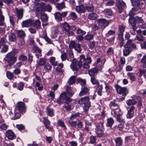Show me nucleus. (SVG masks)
<instances>
[{"mask_svg":"<svg viewBox=\"0 0 146 146\" xmlns=\"http://www.w3.org/2000/svg\"><path fill=\"white\" fill-rule=\"evenodd\" d=\"M17 52V50L14 49L8 53L4 58L5 63H7L8 65L10 66L13 64L17 60V58L15 56V55Z\"/></svg>","mask_w":146,"mask_h":146,"instance_id":"nucleus-1","label":"nucleus"},{"mask_svg":"<svg viewBox=\"0 0 146 146\" xmlns=\"http://www.w3.org/2000/svg\"><path fill=\"white\" fill-rule=\"evenodd\" d=\"M132 40H128L126 44L124 45L125 49L123 51V55L124 56H127L132 51L137 49L135 44H132Z\"/></svg>","mask_w":146,"mask_h":146,"instance_id":"nucleus-2","label":"nucleus"},{"mask_svg":"<svg viewBox=\"0 0 146 146\" xmlns=\"http://www.w3.org/2000/svg\"><path fill=\"white\" fill-rule=\"evenodd\" d=\"M84 55L82 54L80 57V60L77 62L76 59L73 60L72 62L70 65V67L72 69L74 70L78 71L81 68L82 64L81 62L84 60Z\"/></svg>","mask_w":146,"mask_h":146,"instance_id":"nucleus-3","label":"nucleus"},{"mask_svg":"<svg viewBox=\"0 0 146 146\" xmlns=\"http://www.w3.org/2000/svg\"><path fill=\"white\" fill-rule=\"evenodd\" d=\"M90 98L88 97H86L82 98L78 101V103L80 104H84V111L86 112L90 106V102L89 101Z\"/></svg>","mask_w":146,"mask_h":146,"instance_id":"nucleus-4","label":"nucleus"},{"mask_svg":"<svg viewBox=\"0 0 146 146\" xmlns=\"http://www.w3.org/2000/svg\"><path fill=\"white\" fill-rule=\"evenodd\" d=\"M115 87L117 92L118 94H122L123 97L122 98V100H123L125 98V97L128 93V90L125 87H122L118 85H115Z\"/></svg>","mask_w":146,"mask_h":146,"instance_id":"nucleus-5","label":"nucleus"},{"mask_svg":"<svg viewBox=\"0 0 146 146\" xmlns=\"http://www.w3.org/2000/svg\"><path fill=\"white\" fill-rule=\"evenodd\" d=\"M111 113L116 118L117 121H119L121 119H122L121 117V110L119 108L112 110Z\"/></svg>","mask_w":146,"mask_h":146,"instance_id":"nucleus-6","label":"nucleus"},{"mask_svg":"<svg viewBox=\"0 0 146 146\" xmlns=\"http://www.w3.org/2000/svg\"><path fill=\"white\" fill-rule=\"evenodd\" d=\"M68 13V11L63 12L62 13L59 12H57L54 14V15L56 20L58 21H62V17H65Z\"/></svg>","mask_w":146,"mask_h":146,"instance_id":"nucleus-7","label":"nucleus"},{"mask_svg":"<svg viewBox=\"0 0 146 146\" xmlns=\"http://www.w3.org/2000/svg\"><path fill=\"white\" fill-rule=\"evenodd\" d=\"M44 7L45 3H42L37 4V7L36 8V11L38 17L41 14L42 12H44L45 11Z\"/></svg>","mask_w":146,"mask_h":146,"instance_id":"nucleus-8","label":"nucleus"},{"mask_svg":"<svg viewBox=\"0 0 146 146\" xmlns=\"http://www.w3.org/2000/svg\"><path fill=\"white\" fill-rule=\"evenodd\" d=\"M117 7L120 13H121L123 9L126 7L125 3L122 0H116Z\"/></svg>","mask_w":146,"mask_h":146,"instance_id":"nucleus-9","label":"nucleus"},{"mask_svg":"<svg viewBox=\"0 0 146 146\" xmlns=\"http://www.w3.org/2000/svg\"><path fill=\"white\" fill-rule=\"evenodd\" d=\"M84 60L81 63L83 62V67L85 69H89L90 67L89 64H90L92 62V59L91 57H87L85 58L84 55Z\"/></svg>","mask_w":146,"mask_h":146,"instance_id":"nucleus-10","label":"nucleus"},{"mask_svg":"<svg viewBox=\"0 0 146 146\" xmlns=\"http://www.w3.org/2000/svg\"><path fill=\"white\" fill-rule=\"evenodd\" d=\"M136 39L139 41H141V47L142 49L146 48V41L145 38H144L142 36L140 35L136 36Z\"/></svg>","mask_w":146,"mask_h":146,"instance_id":"nucleus-11","label":"nucleus"},{"mask_svg":"<svg viewBox=\"0 0 146 146\" xmlns=\"http://www.w3.org/2000/svg\"><path fill=\"white\" fill-rule=\"evenodd\" d=\"M17 108L19 110L21 113H24L25 111V108L24 103L22 102H19L17 104Z\"/></svg>","mask_w":146,"mask_h":146,"instance_id":"nucleus-12","label":"nucleus"},{"mask_svg":"<svg viewBox=\"0 0 146 146\" xmlns=\"http://www.w3.org/2000/svg\"><path fill=\"white\" fill-rule=\"evenodd\" d=\"M6 136L10 140H13L15 138V136L13 131L10 130H8L6 132Z\"/></svg>","mask_w":146,"mask_h":146,"instance_id":"nucleus-13","label":"nucleus"},{"mask_svg":"<svg viewBox=\"0 0 146 146\" xmlns=\"http://www.w3.org/2000/svg\"><path fill=\"white\" fill-rule=\"evenodd\" d=\"M33 23L31 19H28L23 21L22 23V27H29L31 26Z\"/></svg>","mask_w":146,"mask_h":146,"instance_id":"nucleus-14","label":"nucleus"},{"mask_svg":"<svg viewBox=\"0 0 146 146\" xmlns=\"http://www.w3.org/2000/svg\"><path fill=\"white\" fill-rule=\"evenodd\" d=\"M66 98V94L65 92H62L60 95L56 100L58 104H61L63 102L64 100Z\"/></svg>","mask_w":146,"mask_h":146,"instance_id":"nucleus-15","label":"nucleus"},{"mask_svg":"<svg viewBox=\"0 0 146 146\" xmlns=\"http://www.w3.org/2000/svg\"><path fill=\"white\" fill-rule=\"evenodd\" d=\"M129 22L131 25L132 26L133 29L135 31L137 29V27H136V21L134 17H130L129 19Z\"/></svg>","mask_w":146,"mask_h":146,"instance_id":"nucleus-16","label":"nucleus"},{"mask_svg":"<svg viewBox=\"0 0 146 146\" xmlns=\"http://www.w3.org/2000/svg\"><path fill=\"white\" fill-rule=\"evenodd\" d=\"M15 11L18 19H21L23 17L24 9L22 8L19 9L16 8Z\"/></svg>","mask_w":146,"mask_h":146,"instance_id":"nucleus-17","label":"nucleus"},{"mask_svg":"<svg viewBox=\"0 0 146 146\" xmlns=\"http://www.w3.org/2000/svg\"><path fill=\"white\" fill-rule=\"evenodd\" d=\"M76 11L79 14L84 13L86 12L85 7L82 5L77 6L75 8Z\"/></svg>","mask_w":146,"mask_h":146,"instance_id":"nucleus-18","label":"nucleus"},{"mask_svg":"<svg viewBox=\"0 0 146 146\" xmlns=\"http://www.w3.org/2000/svg\"><path fill=\"white\" fill-rule=\"evenodd\" d=\"M98 69L97 68H94L88 71V74L91 77H94L98 73Z\"/></svg>","mask_w":146,"mask_h":146,"instance_id":"nucleus-19","label":"nucleus"},{"mask_svg":"<svg viewBox=\"0 0 146 146\" xmlns=\"http://www.w3.org/2000/svg\"><path fill=\"white\" fill-rule=\"evenodd\" d=\"M135 107L131 106L128 111V113L126 115V117L128 118H130L133 116Z\"/></svg>","mask_w":146,"mask_h":146,"instance_id":"nucleus-20","label":"nucleus"},{"mask_svg":"<svg viewBox=\"0 0 146 146\" xmlns=\"http://www.w3.org/2000/svg\"><path fill=\"white\" fill-rule=\"evenodd\" d=\"M57 125L60 127L62 130L66 131L67 130V128L64 124V121L62 120H58L57 122Z\"/></svg>","mask_w":146,"mask_h":146,"instance_id":"nucleus-21","label":"nucleus"},{"mask_svg":"<svg viewBox=\"0 0 146 146\" xmlns=\"http://www.w3.org/2000/svg\"><path fill=\"white\" fill-rule=\"evenodd\" d=\"M89 89L86 87H84L81 88V90L80 92L79 95L82 96L85 95L89 92Z\"/></svg>","mask_w":146,"mask_h":146,"instance_id":"nucleus-22","label":"nucleus"},{"mask_svg":"<svg viewBox=\"0 0 146 146\" xmlns=\"http://www.w3.org/2000/svg\"><path fill=\"white\" fill-rule=\"evenodd\" d=\"M66 93L69 96H72L74 94V92L72 90L70 87L67 86L66 88Z\"/></svg>","mask_w":146,"mask_h":146,"instance_id":"nucleus-23","label":"nucleus"},{"mask_svg":"<svg viewBox=\"0 0 146 146\" xmlns=\"http://www.w3.org/2000/svg\"><path fill=\"white\" fill-rule=\"evenodd\" d=\"M56 58L52 56L49 58V61L51 64L54 66L58 65V64L57 61H56Z\"/></svg>","mask_w":146,"mask_h":146,"instance_id":"nucleus-24","label":"nucleus"},{"mask_svg":"<svg viewBox=\"0 0 146 146\" xmlns=\"http://www.w3.org/2000/svg\"><path fill=\"white\" fill-rule=\"evenodd\" d=\"M110 108L112 110L114 109V108H118L119 107V106L115 100L111 102L110 104Z\"/></svg>","mask_w":146,"mask_h":146,"instance_id":"nucleus-25","label":"nucleus"},{"mask_svg":"<svg viewBox=\"0 0 146 146\" xmlns=\"http://www.w3.org/2000/svg\"><path fill=\"white\" fill-rule=\"evenodd\" d=\"M116 146H121L122 144V140L121 137H118L115 139Z\"/></svg>","mask_w":146,"mask_h":146,"instance_id":"nucleus-26","label":"nucleus"},{"mask_svg":"<svg viewBox=\"0 0 146 146\" xmlns=\"http://www.w3.org/2000/svg\"><path fill=\"white\" fill-rule=\"evenodd\" d=\"M9 40L10 42H15L16 40V36L15 34L12 33L9 34L8 36Z\"/></svg>","mask_w":146,"mask_h":146,"instance_id":"nucleus-27","label":"nucleus"},{"mask_svg":"<svg viewBox=\"0 0 146 146\" xmlns=\"http://www.w3.org/2000/svg\"><path fill=\"white\" fill-rule=\"evenodd\" d=\"M107 121L106 126L110 127H111L114 122V120L111 117L108 118Z\"/></svg>","mask_w":146,"mask_h":146,"instance_id":"nucleus-28","label":"nucleus"},{"mask_svg":"<svg viewBox=\"0 0 146 146\" xmlns=\"http://www.w3.org/2000/svg\"><path fill=\"white\" fill-rule=\"evenodd\" d=\"M46 113L47 115L51 117L54 115V112L53 109L47 107L46 108Z\"/></svg>","mask_w":146,"mask_h":146,"instance_id":"nucleus-29","label":"nucleus"},{"mask_svg":"<svg viewBox=\"0 0 146 146\" xmlns=\"http://www.w3.org/2000/svg\"><path fill=\"white\" fill-rule=\"evenodd\" d=\"M127 76L132 81H134L136 80L135 74L133 72H128L127 74Z\"/></svg>","mask_w":146,"mask_h":146,"instance_id":"nucleus-30","label":"nucleus"},{"mask_svg":"<svg viewBox=\"0 0 146 146\" xmlns=\"http://www.w3.org/2000/svg\"><path fill=\"white\" fill-rule=\"evenodd\" d=\"M17 35L19 37L23 39L25 36L24 31L22 30H18L17 31Z\"/></svg>","mask_w":146,"mask_h":146,"instance_id":"nucleus-31","label":"nucleus"},{"mask_svg":"<svg viewBox=\"0 0 146 146\" xmlns=\"http://www.w3.org/2000/svg\"><path fill=\"white\" fill-rule=\"evenodd\" d=\"M98 17L97 14L94 13L90 14L88 16V19L90 20H95Z\"/></svg>","mask_w":146,"mask_h":146,"instance_id":"nucleus-32","label":"nucleus"},{"mask_svg":"<svg viewBox=\"0 0 146 146\" xmlns=\"http://www.w3.org/2000/svg\"><path fill=\"white\" fill-rule=\"evenodd\" d=\"M46 62V60L44 58H40L36 65V68H38L40 66L43 65Z\"/></svg>","mask_w":146,"mask_h":146,"instance_id":"nucleus-33","label":"nucleus"},{"mask_svg":"<svg viewBox=\"0 0 146 146\" xmlns=\"http://www.w3.org/2000/svg\"><path fill=\"white\" fill-rule=\"evenodd\" d=\"M96 131L99 130H104V128L103 127V123L100 122L98 123L96 126L95 129Z\"/></svg>","mask_w":146,"mask_h":146,"instance_id":"nucleus-34","label":"nucleus"},{"mask_svg":"<svg viewBox=\"0 0 146 146\" xmlns=\"http://www.w3.org/2000/svg\"><path fill=\"white\" fill-rule=\"evenodd\" d=\"M104 13L108 17L109 16H111L113 14L112 11L111 9H106L104 11Z\"/></svg>","mask_w":146,"mask_h":146,"instance_id":"nucleus-35","label":"nucleus"},{"mask_svg":"<svg viewBox=\"0 0 146 146\" xmlns=\"http://www.w3.org/2000/svg\"><path fill=\"white\" fill-rule=\"evenodd\" d=\"M85 10H87L88 12H93L94 10V7L92 5H86L85 7Z\"/></svg>","mask_w":146,"mask_h":146,"instance_id":"nucleus-36","label":"nucleus"},{"mask_svg":"<svg viewBox=\"0 0 146 146\" xmlns=\"http://www.w3.org/2000/svg\"><path fill=\"white\" fill-rule=\"evenodd\" d=\"M56 7L58 10H61L65 7L64 3L62 2L61 3H58L56 4Z\"/></svg>","mask_w":146,"mask_h":146,"instance_id":"nucleus-37","label":"nucleus"},{"mask_svg":"<svg viewBox=\"0 0 146 146\" xmlns=\"http://www.w3.org/2000/svg\"><path fill=\"white\" fill-rule=\"evenodd\" d=\"M63 25V28L64 30L67 32H68L70 30V27L69 25L66 23L64 22L63 24H62Z\"/></svg>","mask_w":146,"mask_h":146,"instance_id":"nucleus-38","label":"nucleus"},{"mask_svg":"<svg viewBox=\"0 0 146 146\" xmlns=\"http://www.w3.org/2000/svg\"><path fill=\"white\" fill-rule=\"evenodd\" d=\"M68 17L73 20H75L77 19V15L75 12H71L70 13Z\"/></svg>","mask_w":146,"mask_h":146,"instance_id":"nucleus-39","label":"nucleus"},{"mask_svg":"<svg viewBox=\"0 0 146 146\" xmlns=\"http://www.w3.org/2000/svg\"><path fill=\"white\" fill-rule=\"evenodd\" d=\"M120 120H119V121H117L120 123L118 125V128L119 130H122L123 128L125 121L123 119H121Z\"/></svg>","mask_w":146,"mask_h":146,"instance_id":"nucleus-40","label":"nucleus"},{"mask_svg":"<svg viewBox=\"0 0 146 146\" xmlns=\"http://www.w3.org/2000/svg\"><path fill=\"white\" fill-rule=\"evenodd\" d=\"M76 76H71L68 81V83L70 85L74 84L75 83Z\"/></svg>","mask_w":146,"mask_h":146,"instance_id":"nucleus-41","label":"nucleus"},{"mask_svg":"<svg viewBox=\"0 0 146 146\" xmlns=\"http://www.w3.org/2000/svg\"><path fill=\"white\" fill-rule=\"evenodd\" d=\"M76 33L80 35L83 36L86 33V31L82 30L80 28H78L76 30Z\"/></svg>","mask_w":146,"mask_h":146,"instance_id":"nucleus-42","label":"nucleus"},{"mask_svg":"<svg viewBox=\"0 0 146 146\" xmlns=\"http://www.w3.org/2000/svg\"><path fill=\"white\" fill-rule=\"evenodd\" d=\"M141 62L142 64V66L143 68L146 67V55L143 56L141 60Z\"/></svg>","mask_w":146,"mask_h":146,"instance_id":"nucleus-43","label":"nucleus"},{"mask_svg":"<svg viewBox=\"0 0 146 146\" xmlns=\"http://www.w3.org/2000/svg\"><path fill=\"white\" fill-rule=\"evenodd\" d=\"M41 23L40 21L38 20H37L33 23L34 26L37 29H40L41 27Z\"/></svg>","mask_w":146,"mask_h":146,"instance_id":"nucleus-44","label":"nucleus"},{"mask_svg":"<svg viewBox=\"0 0 146 146\" xmlns=\"http://www.w3.org/2000/svg\"><path fill=\"white\" fill-rule=\"evenodd\" d=\"M93 37V35L91 34H88L84 36V38L86 40L89 41L92 40Z\"/></svg>","mask_w":146,"mask_h":146,"instance_id":"nucleus-45","label":"nucleus"},{"mask_svg":"<svg viewBox=\"0 0 146 146\" xmlns=\"http://www.w3.org/2000/svg\"><path fill=\"white\" fill-rule=\"evenodd\" d=\"M125 28V26L123 25H119V33L123 34Z\"/></svg>","mask_w":146,"mask_h":146,"instance_id":"nucleus-46","label":"nucleus"},{"mask_svg":"<svg viewBox=\"0 0 146 146\" xmlns=\"http://www.w3.org/2000/svg\"><path fill=\"white\" fill-rule=\"evenodd\" d=\"M136 103V101L133 99H130L126 102L128 106L135 104Z\"/></svg>","mask_w":146,"mask_h":146,"instance_id":"nucleus-47","label":"nucleus"},{"mask_svg":"<svg viewBox=\"0 0 146 146\" xmlns=\"http://www.w3.org/2000/svg\"><path fill=\"white\" fill-rule=\"evenodd\" d=\"M77 81L82 86H84L86 84V81L85 80L80 78H78Z\"/></svg>","mask_w":146,"mask_h":146,"instance_id":"nucleus-48","label":"nucleus"},{"mask_svg":"<svg viewBox=\"0 0 146 146\" xmlns=\"http://www.w3.org/2000/svg\"><path fill=\"white\" fill-rule=\"evenodd\" d=\"M75 50L77 52H78L80 53L81 51V48L80 44L76 43L74 48Z\"/></svg>","mask_w":146,"mask_h":146,"instance_id":"nucleus-49","label":"nucleus"},{"mask_svg":"<svg viewBox=\"0 0 146 146\" xmlns=\"http://www.w3.org/2000/svg\"><path fill=\"white\" fill-rule=\"evenodd\" d=\"M39 17H40L41 19L44 22H46L48 20L47 16L45 14L42 13L41 15H39Z\"/></svg>","mask_w":146,"mask_h":146,"instance_id":"nucleus-50","label":"nucleus"},{"mask_svg":"<svg viewBox=\"0 0 146 146\" xmlns=\"http://www.w3.org/2000/svg\"><path fill=\"white\" fill-rule=\"evenodd\" d=\"M91 81L93 84H99L98 80L94 77H91Z\"/></svg>","mask_w":146,"mask_h":146,"instance_id":"nucleus-51","label":"nucleus"},{"mask_svg":"<svg viewBox=\"0 0 146 146\" xmlns=\"http://www.w3.org/2000/svg\"><path fill=\"white\" fill-rule=\"evenodd\" d=\"M139 77H140L142 76L143 75L145 77L146 73L145 70L139 69Z\"/></svg>","mask_w":146,"mask_h":146,"instance_id":"nucleus-52","label":"nucleus"},{"mask_svg":"<svg viewBox=\"0 0 146 146\" xmlns=\"http://www.w3.org/2000/svg\"><path fill=\"white\" fill-rule=\"evenodd\" d=\"M132 5L135 7L138 6L139 3V0H131Z\"/></svg>","mask_w":146,"mask_h":146,"instance_id":"nucleus-53","label":"nucleus"},{"mask_svg":"<svg viewBox=\"0 0 146 146\" xmlns=\"http://www.w3.org/2000/svg\"><path fill=\"white\" fill-rule=\"evenodd\" d=\"M44 68L46 71H47L48 70H51L52 66L49 63H47L45 65Z\"/></svg>","mask_w":146,"mask_h":146,"instance_id":"nucleus-54","label":"nucleus"},{"mask_svg":"<svg viewBox=\"0 0 146 146\" xmlns=\"http://www.w3.org/2000/svg\"><path fill=\"white\" fill-rule=\"evenodd\" d=\"M98 95L101 96L102 94V90L103 89L102 86V85H99L98 86Z\"/></svg>","mask_w":146,"mask_h":146,"instance_id":"nucleus-55","label":"nucleus"},{"mask_svg":"<svg viewBox=\"0 0 146 146\" xmlns=\"http://www.w3.org/2000/svg\"><path fill=\"white\" fill-rule=\"evenodd\" d=\"M113 48L112 47H109L107 51V53L108 55H111L113 54Z\"/></svg>","mask_w":146,"mask_h":146,"instance_id":"nucleus-56","label":"nucleus"},{"mask_svg":"<svg viewBox=\"0 0 146 146\" xmlns=\"http://www.w3.org/2000/svg\"><path fill=\"white\" fill-rule=\"evenodd\" d=\"M104 130H99L96 131V133L97 135V136L99 137H101L104 135Z\"/></svg>","mask_w":146,"mask_h":146,"instance_id":"nucleus-57","label":"nucleus"},{"mask_svg":"<svg viewBox=\"0 0 146 146\" xmlns=\"http://www.w3.org/2000/svg\"><path fill=\"white\" fill-rule=\"evenodd\" d=\"M8 46L5 45H3V47L1 48V52H2L4 53L6 52L8 50Z\"/></svg>","mask_w":146,"mask_h":146,"instance_id":"nucleus-58","label":"nucleus"},{"mask_svg":"<svg viewBox=\"0 0 146 146\" xmlns=\"http://www.w3.org/2000/svg\"><path fill=\"white\" fill-rule=\"evenodd\" d=\"M44 119L43 123L45 126L46 125H49L50 124V122L49 120L46 117H43Z\"/></svg>","mask_w":146,"mask_h":146,"instance_id":"nucleus-59","label":"nucleus"},{"mask_svg":"<svg viewBox=\"0 0 146 146\" xmlns=\"http://www.w3.org/2000/svg\"><path fill=\"white\" fill-rule=\"evenodd\" d=\"M115 33V32L114 31L110 30L108 31V33L106 34V37H108L110 35H113Z\"/></svg>","mask_w":146,"mask_h":146,"instance_id":"nucleus-60","label":"nucleus"},{"mask_svg":"<svg viewBox=\"0 0 146 146\" xmlns=\"http://www.w3.org/2000/svg\"><path fill=\"white\" fill-rule=\"evenodd\" d=\"M76 43H75L74 41H71L69 44V47L70 49L74 48Z\"/></svg>","mask_w":146,"mask_h":146,"instance_id":"nucleus-61","label":"nucleus"},{"mask_svg":"<svg viewBox=\"0 0 146 146\" xmlns=\"http://www.w3.org/2000/svg\"><path fill=\"white\" fill-rule=\"evenodd\" d=\"M60 57L62 61H65L67 58V55L66 53L64 52L62 54Z\"/></svg>","mask_w":146,"mask_h":146,"instance_id":"nucleus-62","label":"nucleus"},{"mask_svg":"<svg viewBox=\"0 0 146 146\" xmlns=\"http://www.w3.org/2000/svg\"><path fill=\"white\" fill-rule=\"evenodd\" d=\"M96 142V139L95 136H92L90 137V143L91 144H94Z\"/></svg>","mask_w":146,"mask_h":146,"instance_id":"nucleus-63","label":"nucleus"},{"mask_svg":"<svg viewBox=\"0 0 146 146\" xmlns=\"http://www.w3.org/2000/svg\"><path fill=\"white\" fill-rule=\"evenodd\" d=\"M7 77L9 79H12L13 77V74L9 71H7L6 73Z\"/></svg>","mask_w":146,"mask_h":146,"instance_id":"nucleus-64","label":"nucleus"}]
</instances>
